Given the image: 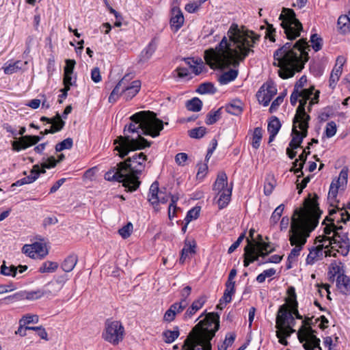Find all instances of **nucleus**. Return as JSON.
I'll list each match as a JSON object with an SVG mask.
<instances>
[{
  "instance_id": "42",
  "label": "nucleus",
  "mask_w": 350,
  "mask_h": 350,
  "mask_svg": "<svg viewBox=\"0 0 350 350\" xmlns=\"http://www.w3.org/2000/svg\"><path fill=\"white\" fill-rule=\"evenodd\" d=\"M281 127V123L279 119L273 116L268 123L267 130L269 133H278Z\"/></svg>"
},
{
  "instance_id": "24",
  "label": "nucleus",
  "mask_w": 350,
  "mask_h": 350,
  "mask_svg": "<svg viewBox=\"0 0 350 350\" xmlns=\"http://www.w3.org/2000/svg\"><path fill=\"white\" fill-rule=\"evenodd\" d=\"M336 286L342 294L350 293V280L347 275L338 273L336 278Z\"/></svg>"
},
{
  "instance_id": "49",
  "label": "nucleus",
  "mask_w": 350,
  "mask_h": 350,
  "mask_svg": "<svg viewBox=\"0 0 350 350\" xmlns=\"http://www.w3.org/2000/svg\"><path fill=\"white\" fill-rule=\"evenodd\" d=\"M342 230V226H337L333 222L329 225H326L324 227V233L325 236H329L332 233H333L332 236H335L336 232H340L339 231Z\"/></svg>"
},
{
  "instance_id": "29",
  "label": "nucleus",
  "mask_w": 350,
  "mask_h": 350,
  "mask_svg": "<svg viewBox=\"0 0 350 350\" xmlns=\"http://www.w3.org/2000/svg\"><path fill=\"white\" fill-rule=\"evenodd\" d=\"M238 76V70L235 69H230V70L221 74L218 79L220 84L226 85L234 81Z\"/></svg>"
},
{
  "instance_id": "59",
  "label": "nucleus",
  "mask_w": 350,
  "mask_h": 350,
  "mask_svg": "<svg viewBox=\"0 0 350 350\" xmlns=\"http://www.w3.org/2000/svg\"><path fill=\"white\" fill-rule=\"evenodd\" d=\"M347 177L348 172L343 169L340 171L338 178L334 181L343 187L347 182Z\"/></svg>"
},
{
  "instance_id": "19",
  "label": "nucleus",
  "mask_w": 350,
  "mask_h": 350,
  "mask_svg": "<svg viewBox=\"0 0 350 350\" xmlns=\"http://www.w3.org/2000/svg\"><path fill=\"white\" fill-rule=\"evenodd\" d=\"M130 79L131 77L130 75H129L127 81H125V85H124L122 90V96L126 100L132 99L139 92L141 88L140 81L135 80L129 84Z\"/></svg>"
},
{
  "instance_id": "51",
  "label": "nucleus",
  "mask_w": 350,
  "mask_h": 350,
  "mask_svg": "<svg viewBox=\"0 0 350 350\" xmlns=\"http://www.w3.org/2000/svg\"><path fill=\"white\" fill-rule=\"evenodd\" d=\"M204 1L205 0H200L199 1L189 3L185 5V9L189 13H194L199 9Z\"/></svg>"
},
{
  "instance_id": "16",
  "label": "nucleus",
  "mask_w": 350,
  "mask_h": 350,
  "mask_svg": "<svg viewBox=\"0 0 350 350\" xmlns=\"http://www.w3.org/2000/svg\"><path fill=\"white\" fill-rule=\"evenodd\" d=\"M22 251L24 254L32 258L38 257L43 258L48 254V250L45 245L40 242L25 245L23 247Z\"/></svg>"
},
{
  "instance_id": "22",
  "label": "nucleus",
  "mask_w": 350,
  "mask_h": 350,
  "mask_svg": "<svg viewBox=\"0 0 350 350\" xmlns=\"http://www.w3.org/2000/svg\"><path fill=\"white\" fill-rule=\"evenodd\" d=\"M247 241L248 244L245 247V259L243 261L244 267H248L251 262L258 260V257L254 256V254L256 252L255 245L250 241L249 238H247Z\"/></svg>"
},
{
  "instance_id": "41",
  "label": "nucleus",
  "mask_w": 350,
  "mask_h": 350,
  "mask_svg": "<svg viewBox=\"0 0 350 350\" xmlns=\"http://www.w3.org/2000/svg\"><path fill=\"white\" fill-rule=\"evenodd\" d=\"M197 92L201 94H214L216 92V89L215 88L213 83H204L198 86Z\"/></svg>"
},
{
  "instance_id": "15",
  "label": "nucleus",
  "mask_w": 350,
  "mask_h": 350,
  "mask_svg": "<svg viewBox=\"0 0 350 350\" xmlns=\"http://www.w3.org/2000/svg\"><path fill=\"white\" fill-rule=\"evenodd\" d=\"M310 120H299L295 122L293 120L292 135L293 138L289 143V146L293 149L300 147L303 139L308 135V122Z\"/></svg>"
},
{
  "instance_id": "52",
  "label": "nucleus",
  "mask_w": 350,
  "mask_h": 350,
  "mask_svg": "<svg viewBox=\"0 0 350 350\" xmlns=\"http://www.w3.org/2000/svg\"><path fill=\"white\" fill-rule=\"evenodd\" d=\"M39 321L38 315L36 314H27L23 317L19 321V323H23V325H27L29 323H37Z\"/></svg>"
},
{
  "instance_id": "50",
  "label": "nucleus",
  "mask_w": 350,
  "mask_h": 350,
  "mask_svg": "<svg viewBox=\"0 0 350 350\" xmlns=\"http://www.w3.org/2000/svg\"><path fill=\"white\" fill-rule=\"evenodd\" d=\"M310 42L312 43V47L315 51H319L322 48V39L317 36V34H313L310 37Z\"/></svg>"
},
{
  "instance_id": "56",
  "label": "nucleus",
  "mask_w": 350,
  "mask_h": 350,
  "mask_svg": "<svg viewBox=\"0 0 350 350\" xmlns=\"http://www.w3.org/2000/svg\"><path fill=\"white\" fill-rule=\"evenodd\" d=\"M325 135L327 137L330 138L333 137L336 133V124L334 122H329L325 128Z\"/></svg>"
},
{
  "instance_id": "40",
  "label": "nucleus",
  "mask_w": 350,
  "mask_h": 350,
  "mask_svg": "<svg viewBox=\"0 0 350 350\" xmlns=\"http://www.w3.org/2000/svg\"><path fill=\"white\" fill-rule=\"evenodd\" d=\"M221 110L219 108L216 111H211L207 115L205 122L208 125H211L215 124L221 117Z\"/></svg>"
},
{
  "instance_id": "64",
  "label": "nucleus",
  "mask_w": 350,
  "mask_h": 350,
  "mask_svg": "<svg viewBox=\"0 0 350 350\" xmlns=\"http://www.w3.org/2000/svg\"><path fill=\"white\" fill-rule=\"evenodd\" d=\"M57 163V160L54 157H50L46 159L44 162L42 163V169L54 167Z\"/></svg>"
},
{
  "instance_id": "25",
  "label": "nucleus",
  "mask_w": 350,
  "mask_h": 350,
  "mask_svg": "<svg viewBox=\"0 0 350 350\" xmlns=\"http://www.w3.org/2000/svg\"><path fill=\"white\" fill-rule=\"evenodd\" d=\"M128 77L129 75H125L113 88L109 96V103H115L119 98L120 95L122 94V90L123 89L124 85H125V81H127Z\"/></svg>"
},
{
  "instance_id": "39",
  "label": "nucleus",
  "mask_w": 350,
  "mask_h": 350,
  "mask_svg": "<svg viewBox=\"0 0 350 350\" xmlns=\"http://www.w3.org/2000/svg\"><path fill=\"white\" fill-rule=\"evenodd\" d=\"M64 121H58L57 123L51 125L49 129H46L44 131H41L40 134L43 136L47 134H53L60 131L64 126Z\"/></svg>"
},
{
  "instance_id": "35",
  "label": "nucleus",
  "mask_w": 350,
  "mask_h": 350,
  "mask_svg": "<svg viewBox=\"0 0 350 350\" xmlns=\"http://www.w3.org/2000/svg\"><path fill=\"white\" fill-rule=\"evenodd\" d=\"M202 107V102L197 97L189 100L186 103V107L189 111L198 112Z\"/></svg>"
},
{
  "instance_id": "7",
  "label": "nucleus",
  "mask_w": 350,
  "mask_h": 350,
  "mask_svg": "<svg viewBox=\"0 0 350 350\" xmlns=\"http://www.w3.org/2000/svg\"><path fill=\"white\" fill-rule=\"evenodd\" d=\"M303 320V317L299 313L298 308L289 310L287 305L280 306L275 319L276 336L279 342L283 345H287L286 338L295 332L293 327L295 325V317Z\"/></svg>"
},
{
  "instance_id": "30",
  "label": "nucleus",
  "mask_w": 350,
  "mask_h": 350,
  "mask_svg": "<svg viewBox=\"0 0 350 350\" xmlns=\"http://www.w3.org/2000/svg\"><path fill=\"white\" fill-rule=\"evenodd\" d=\"M338 26L343 33L350 31V11L348 12V15H342L338 18Z\"/></svg>"
},
{
  "instance_id": "2",
  "label": "nucleus",
  "mask_w": 350,
  "mask_h": 350,
  "mask_svg": "<svg viewBox=\"0 0 350 350\" xmlns=\"http://www.w3.org/2000/svg\"><path fill=\"white\" fill-rule=\"evenodd\" d=\"M131 122L124 128V135L119 136L113 142L114 150L123 158L130 152L150 147L151 143L144 137L150 135L156 137L163 129V122L150 111H142L130 117Z\"/></svg>"
},
{
  "instance_id": "36",
  "label": "nucleus",
  "mask_w": 350,
  "mask_h": 350,
  "mask_svg": "<svg viewBox=\"0 0 350 350\" xmlns=\"http://www.w3.org/2000/svg\"><path fill=\"white\" fill-rule=\"evenodd\" d=\"M22 62L21 61H16L12 64H5V65L3 67L4 73L6 75H12L20 70L22 68Z\"/></svg>"
},
{
  "instance_id": "58",
  "label": "nucleus",
  "mask_w": 350,
  "mask_h": 350,
  "mask_svg": "<svg viewBox=\"0 0 350 350\" xmlns=\"http://www.w3.org/2000/svg\"><path fill=\"white\" fill-rule=\"evenodd\" d=\"M5 299H10L13 301L26 299L25 291H18L12 295L5 297Z\"/></svg>"
},
{
  "instance_id": "9",
  "label": "nucleus",
  "mask_w": 350,
  "mask_h": 350,
  "mask_svg": "<svg viewBox=\"0 0 350 350\" xmlns=\"http://www.w3.org/2000/svg\"><path fill=\"white\" fill-rule=\"evenodd\" d=\"M312 321L309 317L302 321V325L297 333V338L305 350H321L320 339L316 336L317 332L311 327Z\"/></svg>"
},
{
  "instance_id": "11",
  "label": "nucleus",
  "mask_w": 350,
  "mask_h": 350,
  "mask_svg": "<svg viewBox=\"0 0 350 350\" xmlns=\"http://www.w3.org/2000/svg\"><path fill=\"white\" fill-rule=\"evenodd\" d=\"M213 190L216 194L217 204L223 208L229 203L232 195V187L228 185V177L225 172H220L213 185Z\"/></svg>"
},
{
  "instance_id": "13",
  "label": "nucleus",
  "mask_w": 350,
  "mask_h": 350,
  "mask_svg": "<svg viewBox=\"0 0 350 350\" xmlns=\"http://www.w3.org/2000/svg\"><path fill=\"white\" fill-rule=\"evenodd\" d=\"M124 335V328L120 321L111 319L105 321V328L103 333L105 340L113 345H118L123 340Z\"/></svg>"
},
{
  "instance_id": "48",
  "label": "nucleus",
  "mask_w": 350,
  "mask_h": 350,
  "mask_svg": "<svg viewBox=\"0 0 350 350\" xmlns=\"http://www.w3.org/2000/svg\"><path fill=\"white\" fill-rule=\"evenodd\" d=\"M284 209V205L281 204L274 210L270 218V221L271 224H275L278 223L282 215Z\"/></svg>"
},
{
  "instance_id": "61",
  "label": "nucleus",
  "mask_w": 350,
  "mask_h": 350,
  "mask_svg": "<svg viewBox=\"0 0 350 350\" xmlns=\"http://www.w3.org/2000/svg\"><path fill=\"white\" fill-rule=\"evenodd\" d=\"M199 214H200V208H197V207L193 208L188 211V213L186 215V217H185V220L187 222H189L193 219H196L198 217Z\"/></svg>"
},
{
  "instance_id": "63",
  "label": "nucleus",
  "mask_w": 350,
  "mask_h": 350,
  "mask_svg": "<svg viewBox=\"0 0 350 350\" xmlns=\"http://www.w3.org/2000/svg\"><path fill=\"white\" fill-rule=\"evenodd\" d=\"M205 302L206 297L204 296H201L192 303L191 307H192V310L194 309L197 312L204 306Z\"/></svg>"
},
{
  "instance_id": "32",
  "label": "nucleus",
  "mask_w": 350,
  "mask_h": 350,
  "mask_svg": "<svg viewBox=\"0 0 350 350\" xmlns=\"http://www.w3.org/2000/svg\"><path fill=\"white\" fill-rule=\"evenodd\" d=\"M195 248H196V243L194 241L193 242V244H191V243H186L184 247L183 248V250L181 251L180 262L181 263H183L187 258H189L190 255L195 254V252H196Z\"/></svg>"
},
{
  "instance_id": "5",
  "label": "nucleus",
  "mask_w": 350,
  "mask_h": 350,
  "mask_svg": "<svg viewBox=\"0 0 350 350\" xmlns=\"http://www.w3.org/2000/svg\"><path fill=\"white\" fill-rule=\"evenodd\" d=\"M146 155L143 152L135 153L124 162L118 163L105 174V180L122 183L129 191H135L140 185L138 174L145 167Z\"/></svg>"
},
{
  "instance_id": "33",
  "label": "nucleus",
  "mask_w": 350,
  "mask_h": 350,
  "mask_svg": "<svg viewBox=\"0 0 350 350\" xmlns=\"http://www.w3.org/2000/svg\"><path fill=\"white\" fill-rule=\"evenodd\" d=\"M310 147L307 146L302 152V153L299 156L300 163H299V167L297 170H295V174H298L300 172V174L297 176V178H299L304 176V173L302 172V168L304 167V165L305 164V162L307 159V155L310 154Z\"/></svg>"
},
{
  "instance_id": "23",
  "label": "nucleus",
  "mask_w": 350,
  "mask_h": 350,
  "mask_svg": "<svg viewBox=\"0 0 350 350\" xmlns=\"http://www.w3.org/2000/svg\"><path fill=\"white\" fill-rule=\"evenodd\" d=\"M157 42L155 40H152L148 45L141 52L139 62L144 63L150 59L157 49Z\"/></svg>"
},
{
  "instance_id": "44",
  "label": "nucleus",
  "mask_w": 350,
  "mask_h": 350,
  "mask_svg": "<svg viewBox=\"0 0 350 350\" xmlns=\"http://www.w3.org/2000/svg\"><path fill=\"white\" fill-rule=\"evenodd\" d=\"M73 146V140L70 137H68L62 142L58 143L55 146L56 152H61L64 150H70Z\"/></svg>"
},
{
  "instance_id": "14",
  "label": "nucleus",
  "mask_w": 350,
  "mask_h": 350,
  "mask_svg": "<svg viewBox=\"0 0 350 350\" xmlns=\"http://www.w3.org/2000/svg\"><path fill=\"white\" fill-rule=\"evenodd\" d=\"M340 187L342 186L335 183L334 181H332L330 185L327 196V200L330 206L333 208L329 210V215H332L336 213L337 211H339L340 215V220L342 222L346 223L350 219V214L347 210H342L338 207V204L339 202L336 199L338 189Z\"/></svg>"
},
{
  "instance_id": "17",
  "label": "nucleus",
  "mask_w": 350,
  "mask_h": 350,
  "mask_svg": "<svg viewBox=\"0 0 350 350\" xmlns=\"http://www.w3.org/2000/svg\"><path fill=\"white\" fill-rule=\"evenodd\" d=\"M42 138V136L25 135L22 136L18 141L12 142L13 149L16 151H20L22 149H26L28 147L36 144Z\"/></svg>"
},
{
  "instance_id": "3",
  "label": "nucleus",
  "mask_w": 350,
  "mask_h": 350,
  "mask_svg": "<svg viewBox=\"0 0 350 350\" xmlns=\"http://www.w3.org/2000/svg\"><path fill=\"white\" fill-rule=\"evenodd\" d=\"M304 204L306 208L295 209L291 217L289 241L294 247L287 258L290 262H295L299 256L307 241L309 232L316 228L321 216V211L314 200L307 199Z\"/></svg>"
},
{
  "instance_id": "31",
  "label": "nucleus",
  "mask_w": 350,
  "mask_h": 350,
  "mask_svg": "<svg viewBox=\"0 0 350 350\" xmlns=\"http://www.w3.org/2000/svg\"><path fill=\"white\" fill-rule=\"evenodd\" d=\"M288 297L286 299L287 307L290 308L289 310L293 308H298V302L297 301V295L295 289L293 286H290L287 290Z\"/></svg>"
},
{
  "instance_id": "43",
  "label": "nucleus",
  "mask_w": 350,
  "mask_h": 350,
  "mask_svg": "<svg viewBox=\"0 0 350 350\" xmlns=\"http://www.w3.org/2000/svg\"><path fill=\"white\" fill-rule=\"evenodd\" d=\"M1 273L7 276H16L18 273V269L14 265L6 266L5 262L1 267Z\"/></svg>"
},
{
  "instance_id": "45",
  "label": "nucleus",
  "mask_w": 350,
  "mask_h": 350,
  "mask_svg": "<svg viewBox=\"0 0 350 350\" xmlns=\"http://www.w3.org/2000/svg\"><path fill=\"white\" fill-rule=\"evenodd\" d=\"M206 133V129L204 126H200L189 131V135L191 138L200 139L204 136Z\"/></svg>"
},
{
  "instance_id": "53",
  "label": "nucleus",
  "mask_w": 350,
  "mask_h": 350,
  "mask_svg": "<svg viewBox=\"0 0 350 350\" xmlns=\"http://www.w3.org/2000/svg\"><path fill=\"white\" fill-rule=\"evenodd\" d=\"M187 305L188 301H179L171 305L170 308L172 309L175 312V314H176L182 312L183 310L187 306Z\"/></svg>"
},
{
  "instance_id": "55",
  "label": "nucleus",
  "mask_w": 350,
  "mask_h": 350,
  "mask_svg": "<svg viewBox=\"0 0 350 350\" xmlns=\"http://www.w3.org/2000/svg\"><path fill=\"white\" fill-rule=\"evenodd\" d=\"M44 293L40 290L38 291H25L26 299L35 300L41 298L44 295Z\"/></svg>"
},
{
  "instance_id": "27",
  "label": "nucleus",
  "mask_w": 350,
  "mask_h": 350,
  "mask_svg": "<svg viewBox=\"0 0 350 350\" xmlns=\"http://www.w3.org/2000/svg\"><path fill=\"white\" fill-rule=\"evenodd\" d=\"M243 105L240 100H233L225 107L226 111L232 115L239 116L243 111Z\"/></svg>"
},
{
  "instance_id": "34",
  "label": "nucleus",
  "mask_w": 350,
  "mask_h": 350,
  "mask_svg": "<svg viewBox=\"0 0 350 350\" xmlns=\"http://www.w3.org/2000/svg\"><path fill=\"white\" fill-rule=\"evenodd\" d=\"M179 334L178 327H175L174 330H166L163 332V340L166 343H172L179 336Z\"/></svg>"
},
{
  "instance_id": "26",
  "label": "nucleus",
  "mask_w": 350,
  "mask_h": 350,
  "mask_svg": "<svg viewBox=\"0 0 350 350\" xmlns=\"http://www.w3.org/2000/svg\"><path fill=\"white\" fill-rule=\"evenodd\" d=\"M160 192L161 191H159L158 182H154L150 185L148 196V200L149 202L154 206L158 205L159 204V197L160 196Z\"/></svg>"
},
{
  "instance_id": "57",
  "label": "nucleus",
  "mask_w": 350,
  "mask_h": 350,
  "mask_svg": "<svg viewBox=\"0 0 350 350\" xmlns=\"http://www.w3.org/2000/svg\"><path fill=\"white\" fill-rule=\"evenodd\" d=\"M342 66H343V58L342 57H338L337 59V63L334 67L331 73L334 74V75H337L339 77H340V75L342 72Z\"/></svg>"
},
{
  "instance_id": "46",
  "label": "nucleus",
  "mask_w": 350,
  "mask_h": 350,
  "mask_svg": "<svg viewBox=\"0 0 350 350\" xmlns=\"http://www.w3.org/2000/svg\"><path fill=\"white\" fill-rule=\"evenodd\" d=\"M45 288V293L50 295H56L62 288V287L55 281L49 282Z\"/></svg>"
},
{
  "instance_id": "10",
  "label": "nucleus",
  "mask_w": 350,
  "mask_h": 350,
  "mask_svg": "<svg viewBox=\"0 0 350 350\" xmlns=\"http://www.w3.org/2000/svg\"><path fill=\"white\" fill-rule=\"evenodd\" d=\"M317 240L321 243L318 246H322V250L331 246L342 256H347L349 252V241L346 233L336 232L335 236L319 237Z\"/></svg>"
},
{
  "instance_id": "47",
  "label": "nucleus",
  "mask_w": 350,
  "mask_h": 350,
  "mask_svg": "<svg viewBox=\"0 0 350 350\" xmlns=\"http://www.w3.org/2000/svg\"><path fill=\"white\" fill-rule=\"evenodd\" d=\"M235 293V288L226 286L224 295L221 298V305L227 304L232 300V296Z\"/></svg>"
},
{
  "instance_id": "18",
  "label": "nucleus",
  "mask_w": 350,
  "mask_h": 350,
  "mask_svg": "<svg viewBox=\"0 0 350 350\" xmlns=\"http://www.w3.org/2000/svg\"><path fill=\"white\" fill-rule=\"evenodd\" d=\"M276 92L277 90L273 85H267L266 88L263 85L258 91L256 96L260 104L267 106Z\"/></svg>"
},
{
  "instance_id": "60",
  "label": "nucleus",
  "mask_w": 350,
  "mask_h": 350,
  "mask_svg": "<svg viewBox=\"0 0 350 350\" xmlns=\"http://www.w3.org/2000/svg\"><path fill=\"white\" fill-rule=\"evenodd\" d=\"M59 120L64 121L62 118V116L58 113H57V114L53 118H47L45 116H42L40 118V121L46 122L47 124H49L51 125H53V124L57 123V122Z\"/></svg>"
},
{
  "instance_id": "21",
  "label": "nucleus",
  "mask_w": 350,
  "mask_h": 350,
  "mask_svg": "<svg viewBox=\"0 0 350 350\" xmlns=\"http://www.w3.org/2000/svg\"><path fill=\"white\" fill-rule=\"evenodd\" d=\"M184 16L179 8L172 9V17L170 19L171 28L174 31H177L184 23Z\"/></svg>"
},
{
  "instance_id": "54",
  "label": "nucleus",
  "mask_w": 350,
  "mask_h": 350,
  "mask_svg": "<svg viewBox=\"0 0 350 350\" xmlns=\"http://www.w3.org/2000/svg\"><path fill=\"white\" fill-rule=\"evenodd\" d=\"M133 224L129 222L126 225L124 226L122 228H120L118 232L122 238L126 239L131 235L133 231Z\"/></svg>"
},
{
  "instance_id": "12",
  "label": "nucleus",
  "mask_w": 350,
  "mask_h": 350,
  "mask_svg": "<svg viewBox=\"0 0 350 350\" xmlns=\"http://www.w3.org/2000/svg\"><path fill=\"white\" fill-rule=\"evenodd\" d=\"M314 90L313 88L305 89L303 91L293 90L290 97L291 104L295 106L298 100L299 102L293 118L295 122H299V120H310V116L306 113L305 107L308 100H310V96L313 95Z\"/></svg>"
},
{
  "instance_id": "37",
  "label": "nucleus",
  "mask_w": 350,
  "mask_h": 350,
  "mask_svg": "<svg viewBox=\"0 0 350 350\" xmlns=\"http://www.w3.org/2000/svg\"><path fill=\"white\" fill-rule=\"evenodd\" d=\"M58 267V263L53 261H46L42 264L39 267V272L43 273H52L54 272Z\"/></svg>"
},
{
  "instance_id": "38",
  "label": "nucleus",
  "mask_w": 350,
  "mask_h": 350,
  "mask_svg": "<svg viewBox=\"0 0 350 350\" xmlns=\"http://www.w3.org/2000/svg\"><path fill=\"white\" fill-rule=\"evenodd\" d=\"M262 137V129L260 127H256L254 130L252 146L254 149H258L260 145V142Z\"/></svg>"
},
{
  "instance_id": "28",
  "label": "nucleus",
  "mask_w": 350,
  "mask_h": 350,
  "mask_svg": "<svg viewBox=\"0 0 350 350\" xmlns=\"http://www.w3.org/2000/svg\"><path fill=\"white\" fill-rule=\"evenodd\" d=\"M77 261V256L75 254H71L64 259L61 265V267L64 271L70 272L76 266Z\"/></svg>"
},
{
  "instance_id": "6",
  "label": "nucleus",
  "mask_w": 350,
  "mask_h": 350,
  "mask_svg": "<svg viewBox=\"0 0 350 350\" xmlns=\"http://www.w3.org/2000/svg\"><path fill=\"white\" fill-rule=\"evenodd\" d=\"M205 320L208 323H214V329L211 330L200 329L196 326L185 339L183 349L185 350H211V340L219 327V316L216 313H208Z\"/></svg>"
},
{
  "instance_id": "20",
  "label": "nucleus",
  "mask_w": 350,
  "mask_h": 350,
  "mask_svg": "<svg viewBox=\"0 0 350 350\" xmlns=\"http://www.w3.org/2000/svg\"><path fill=\"white\" fill-rule=\"evenodd\" d=\"M330 256L331 251L327 250H322V246H317L316 247H313L310 250V252L306 258V263L308 265H312L316 261L321 259L323 256Z\"/></svg>"
},
{
  "instance_id": "62",
  "label": "nucleus",
  "mask_w": 350,
  "mask_h": 350,
  "mask_svg": "<svg viewBox=\"0 0 350 350\" xmlns=\"http://www.w3.org/2000/svg\"><path fill=\"white\" fill-rule=\"evenodd\" d=\"M284 94H281L278 96L271 103V107L269 108V111L273 113L276 111L278 107L282 104L284 100Z\"/></svg>"
},
{
  "instance_id": "4",
  "label": "nucleus",
  "mask_w": 350,
  "mask_h": 350,
  "mask_svg": "<svg viewBox=\"0 0 350 350\" xmlns=\"http://www.w3.org/2000/svg\"><path fill=\"white\" fill-rule=\"evenodd\" d=\"M310 46L305 39H300L295 44L286 42L273 54V65L279 67L278 75L286 79L300 72L309 59Z\"/></svg>"
},
{
  "instance_id": "1",
  "label": "nucleus",
  "mask_w": 350,
  "mask_h": 350,
  "mask_svg": "<svg viewBox=\"0 0 350 350\" xmlns=\"http://www.w3.org/2000/svg\"><path fill=\"white\" fill-rule=\"evenodd\" d=\"M228 38L224 36L215 48L204 51L206 63L212 69H224L239 66L241 62L250 53L260 40V35L253 31L241 29L233 23L230 27Z\"/></svg>"
},
{
  "instance_id": "8",
  "label": "nucleus",
  "mask_w": 350,
  "mask_h": 350,
  "mask_svg": "<svg viewBox=\"0 0 350 350\" xmlns=\"http://www.w3.org/2000/svg\"><path fill=\"white\" fill-rule=\"evenodd\" d=\"M279 19L281 21L280 25L284 29L287 39L295 40L300 36L303 29L302 25L296 18L293 10L284 8Z\"/></svg>"
}]
</instances>
